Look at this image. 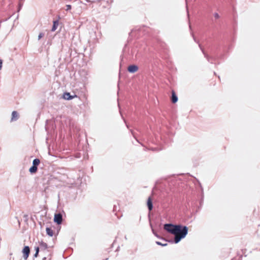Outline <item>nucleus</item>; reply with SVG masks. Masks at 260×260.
I'll return each instance as SVG.
<instances>
[{
    "instance_id": "6ab92c4d",
    "label": "nucleus",
    "mask_w": 260,
    "mask_h": 260,
    "mask_svg": "<svg viewBox=\"0 0 260 260\" xmlns=\"http://www.w3.org/2000/svg\"><path fill=\"white\" fill-rule=\"evenodd\" d=\"M150 149H151L152 151H159L160 150H161V149L158 148L157 147H154V148L151 147V148H150Z\"/></svg>"
},
{
    "instance_id": "0eeeda50",
    "label": "nucleus",
    "mask_w": 260,
    "mask_h": 260,
    "mask_svg": "<svg viewBox=\"0 0 260 260\" xmlns=\"http://www.w3.org/2000/svg\"><path fill=\"white\" fill-rule=\"evenodd\" d=\"M62 97L64 99L67 100H71L74 99L75 97H77V95L74 94V95H71L70 93L66 92L63 93Z\"/></svg>"
},
{
    "instance_id": "a878e982",
    "label": "nucleus",
    "mask_w": 260,
    "mask_h": 260,
    "mask_svg": "<svg viewBox=\"0 0 260 260\" xmlns=\"http://www.w3.org/2000/svg\"><path fill=\"white\" fill-rule=\"evenodd\" d=\"M85 1H86L87 2H88V3H89V2H90V0H85Z\"/></svg>"
},
{
    "instance_id": "f03ea898",
    "label": "nucleus",
    "mask_w": 260,
    "mask_h": 260,
    "mask_svg": "<svg viewBox=\"0 0 260 260\" xmlns=\"http://www.w3.org/2000/svg\"><path fill=\"white\" fill-rule=\"evenodd\" d=\"M178 224L172 223H166L164 225V229L168 233L175 235Z\"/></svg>"
},
{
    "instance_id": "b1692460",
    "label": "nucleus",
    "mask_w": 260,
    "mask_h": 260,
    "mask_svg": "<svg viewBox=\"0 0 260 260\" xmlns=\"http://www.w3.org/2000/svg\"><path fill=\"white\" fill-rule=\"evenodd\" d=\"M22 4H19V9H18V11H20L21 8L22 7Z\"/></svg>"
},
{
    "instance_id": "9d476101",
    "label": "nucleus",
    "mask_w": 260,
    "mask_h": 260,
    "mask_svg": "<svg viewBox=\"0 0 260 260\" xmlns=\"http://www.w3.org/2000/svg\"><path fill=\"white\" fill-rule=\"evenodd\" d=\"M171 101L174 104L178 101V97L174 90L172 91Z\"/></svg>"
},
{
    "instance_id": "bb28decb",
    "label": "nucleus",
    "mask_w": 260,
    "mask_h": 260,
    "mask_svg": "<svg viewBox=\"0 0 260 260\" xmlns=\"http://www.w3.org/2000/svg\"><path fill=\"white\" fill-rule=\"evenodd\" d=\"M46 259V257H44L43 258V260H45Z\"/></svg>"
},
{
    "instance_id": "ddd939ff",
    "label": "nucleus",
    "mask_w": 260,
    "mask_h": 260,
    "mask_svg": "<svg viewBox=\"0 0 260 260\" xmlns=\"http://www.w3.org/2000/svg\"><path fill=\"white\" fill-rule=\"evenodd\" d=\"M58 26V20H55L53 21V26H52V27L51 28V31H54L57 28Z\"/></svg>"
},
{
    "instance_id": "9b49d317",
    "label": "nucleus",
    "mask_w": 260,
    "mask_h": 260,
    "mask_svg": "<svg viewBox=\"0 0 260 260\" xmlns=\"http://www.w3.org/2000/svg\"><path fill=\"white\" fill-rule=\"evenodd\" d=\"M40 247L42 251L45 250L48 248V245L47 243L44 242L43 241H41L40 243Z\"/></svg>"
},
{
    "instance_id": "a211bd4d",
    "label": "nucleus",
    "mask_w": 260,
    "mask_h": 260,
    "mask_svg": "<svg viewBox=\"0 0 260 260\" xmlns=\"http://www.w3.org/2000/svg\"><path fill=\"white\" fill-rule=\"evenodd\" d=\"M44 36V33L41 32H40L38 36V40H40Z\"/></svg>"
},
{
    "instance_id": "aec40b11",
    "label": "nucleus",
    "mask_w": 260,
    "mask_h": 260,
    "mask_svg": "<svg viewBox=\"0 0 260 260\" xmlns=\"http://www.w3.org/2000/svg\"><path fill=\"white\" fill-rule=\"evenodd\" d=\"M66 7H67L66 11H69V10H70L71 9V8H72V6H71V5H67L66 6Z\"/></svg>"
},
{
    "instance_id": "4be33fe9",
    "label": "nucleus",
    "mask_w": 260,
    "mask_h": 260,
    "mask_svg": "<svg viewBox=\"0 0 260 260\" xmlns=\"http://www.w3.org/2000/svg\"><path fill=\"white\" fill-rule=\"evenodd\" d=\"M40 246H36L35 247V249L36 250V252H37V253H39V250H40Z\"/></svg>"
},
{
    "instance_id": "412c9836",
    "label": "nucleus",
    "mask_w": 260,
    "mask_h": 260,
    "mask_svg": "<svg viewBox=\"0 0 260 260\" xmlns=\"http://www.w3.org/2000/svg\"><path fill=\"white\" fill-rule=\"evenodd\" d=\"M214 16L216 19H218L219 18V15L217 13H215L214 14Z\"/></svg>"
},
{
    "instance_id": "5701e85b",
    "label": "nucleus",
    "mask_w": 260,
    "mask_h": 260,
    "mask_svg": "<svg viewBox=\"0 0 260 260\" xmlns=\"http://www.w3.org/2000/svg\"><path fill=\"white\" fill-rule=\"evenodd\" d=\"M2 64H3V61L2 59H0V70L2 69Z\"/></svg>"
},
{
    "instance_id": "39448f33",
    "label": "nucleus",
    "mask_w": 260,
    "mask_h": 260,
    "mask_svg": "<svg viewBox=\"0 0 260 260\" xmlns=\"http://www.w3.org/2000/svg\"><path fill=\"white\" fill-rule=\"evenodd\" d=\"M22 253L24 258L25 260L27 259L30 253V248L29 246H25L22 250Z\"/></svg>"
},
{
    "instance_id": "1a4fd4ad",
    "label": "nucleus",
    "mask_w": 260,
    "mask_h": 260,
    "mask_svg": "<svg viewBox=\"0 0 260 260\" xmlns=\"http://www.w3.org/2000/svg\"><path fill=\"white\" fill-rule=\"evenodd\" d=\"M147 205L149 211H151L153 208V204L150 197H149L147 200Z\"/></svg>"
},
{
    "instance_id": "f8f14e48",
    "label": "nucleus",
    "mask_w": 260,
    "mask_h": 260,
    "mask_svg": "<svg viewBox=\"0 0 260 260\" xmlns=\"http://www.w3.org/2000/svg\"><path fill=\"white\" fill-rule=\"evenodd\" d=\"M46 233L47 234L50 236V237H52L53 236V234H54V232H53V231L52 230L51 228H49V227H47L46 228Z\"/></svg>"
},
{
    "instance_id": "2eb2a0df",
    "label": "nucleus",
    "mask_w": 260,
    "mask_h": 260,
    "mask_svg": "<svg viewBox=\"0 0 260 260\" xmlns=\"http://www.w3.org/2000/svg\"><path fill=\"white\" fill-rule=\"evenodd\" d=\"M40 163V160L39 158H35L32 161V165L37 167Z\"/></svg>"
},
{
    "instance_id": "dca6fc26",
    "label": "nucleus",
    "mask_w": 260,
    "mask_h": 260,
    "mask_svg": "<svg viewBox=\"0 0 260 260\" xmlns=\"http://www.w3.org/2000/svg\"><path fill=\"white\" fill-rule=\"evenodd\" d=\"M156 244L158 245H160V246H166L167 245V243H162L161 242H159V241H156Z\"/></svg>"
},
{
    "instance_id": "f3484780",
    "label": "nucleus",
    "mask_w": 260,
    "mask_h": 260,
    "mask_svg": "<svg viewBox=\"0 0 260 260\" xmlns=\"http://www.w3.org/2000/svg\"><path fill=\"white\" fill-rule=\"evenodd\" d=\"M150 226L151 227V229H152V233L153 234L157 237V238H160L159 236L154 231V230L152 228V225L150 224Z\"/></svg>"
},
{
    "instance_id": "20e7f679",
    "label": "nucleus",
    "mask_w": 260,
    "mask_h": 260,
    "mask_svg": "<svg viewBox=\"0 0 260 260\" xmlns=\"http://www.w3.org/2000/svg\"><path fill=\"white\" fill-rule=\"evenodd\" d=\"M54 221L57 224H60L62 221V216L61 213L55 214L54 217Z\"/></svg>"
},
{
    "instance_id": "6e6552de",
    "label": "nucleus",
    "mask_w": 260,
    "mask_h": 260,
    "mask_svg": "<svg viewBox=\"0 0 260 260\" xmlns=\"http://www.w3.org/2000/svg\"><path fill=\"white\" fill-rule=\"evenodd\" d=\"M19 118V114L17 111H14L12 113L11 121H16Z\"/></svg>"
},
{
    "instance_id": "7ed1b4c3",
    "label": "nucleus",
    "mask_w": 260,
    "mask_h": 260,
    "mask_svg": "<svg viewBox=\"0 0 260 260\" xmlns=\"http://www.w3.org/2000/svg\"><path fill=\"white\" fill-rule=\"evenodd\" d=\"M192 35L193 39L194 42H196L197 43H198L199 44V46L200 49L201 50L202 53H203L205 57L207 59V60L209 62H210L211 63H213V61H214L215 59V58H214L213 57H210L207 53H206L204 51V50L202 47L201 45L200 44H199V41L196 40V38L194 37V36L193 35Z\"/></svg>"
},
{
    "instance_id": "4468645a",
    "label": "nucleus",
    "mask_w": 260,
    "mask_h": 260,
    "mask_svg": "<svg viewBox=\"0 0 260 260\" xmlns=\"http://www.w3.org/2000/svg\"><path fill=\"white\" fill-rule=\"evenodd\" d=\"M37 167L32 165V166L29 168V171L31 174H34L37 172Z\"/></svg>"
},
{
    "instance_id": "f257e3e1",
    "label": "nucleus",
    "mask_w": 260,
    "mask_h": 260,
    "mask_svg": "<svg viewBox=\"0 0 260 260\" xmlns=\"http://www.w3.org/2000/svg\"><path fill=\"white\" fill-rule=\"evenodd\" d=\"M188 227L185 225L178 224L174 239L175 243H179L181 239L184 238L188 233Z\"/></svg>"
},
{
    "instance_id": "393cba45",
    "label": "nucleus",
    "mask_w": 260,
    "mask_h": 260,
    "mask_svg": "<svg viewBox=\"0 0 260 260\" xmlns=\"http://www.w3.org/2000/svg\"><path fill=\"white\" fill-rule=\"evenodd\" d=\"M38 254H39V253H37V252H36L35 254H34V257H37L38 256Z\"/></svg>"
},
{
    "instance_id": "423d86ee",
    "label": "nucleus",
    "mask_w": 260,
    "mask_h": 260,
    "mask_svg": "<svg viewBox=\"0 0 260 260\" xmlns=\"http://www.w3.org/2000/svg\"><path fill=\"white\" fill-rule=\"evenodd\" d=\"M138 69V66L136 64H132L127 67V71L130 73H134L136 72Z\"/></svg>"
}]
</instances>
